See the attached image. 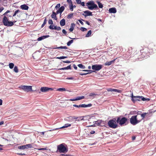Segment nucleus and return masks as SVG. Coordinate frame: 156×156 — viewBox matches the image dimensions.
<instances>
[{
    "label": "nucleus",
    "instance_id": "52",
    "mask_svg": "<svg viewBox=\"0 0 156 156\" xmlns=\"http://www.w3.org/2000/svg\"><path fill=\"white\" fill-rule=\"evenodd\" d=\"M54 25H51L49 26V28L50 29L53 30L54 29Z\"/></svg>",
    "mask_w": 156,
    "mask_h": 156
},
{
    "label": "nucleus",
    "instance_id": "17",
    "mask_svg": "<svg viewBox=\"0 0 156 156\" xmlns=\"http://www.w3.org/2000/svg\"><path fill=\"white\" fill-rule=\"evenodd\" d=\"M116 59H114V60L109 62H107L105 63V66H110L112 64L114 63Z\"/></svg>",
    "mask_w": 156,
    "mask_h": 156
},
{
    "label": "nucleus",
    "instance_id": "12",
    "mask_svg": "<svg viewBox=\"0 0 156 156\" xmlns=\"http://www.w3.org/2000/svg\"><path fill=\"white\" fill-rule=\"evenodd\" d=\"M52 88H48L46 87H42L41 88L40 90L42 92H47L49 90H52Z\"/></svg>",
    "mask_w": 156,
    "mask_h": 156
},
{
    "label": "nucleus",
    "instance_id": "22",
    "mask_svg": "<svg viewBox=\"0 0 156 156\" xmlns=\"http://www.w3.org/2000/svg\"><path fill=\"white\" fill-rule=\"evenodd\" d=\"M60 24L61 26H63L66 24V21L64 19H62L60 22Z\"/></svg>",
    "mask_w": 156,
    "mask_h": 156
},
{
    "label": "nucleus",
    "instance_id": "42",
    "mask_svg": "<svg viewBox=\"0 0 156 156\" xmlns=\"http://www.w3.org/2000/svg\"><path fill=\"white\" fill-rule=\"evenodd\" d=\"M78 66L80 68L84 69L85 67L82 64H79L78 65Z\"/></svg>",
    "mask_w": 156,
    "mask_h": 156
},
{
    "label": "nucleus",
    "instance_id": "37",
    "mask_svg": "<svg viewBox=\"0 0 156 156\" xmlns=\"http://www.w3.org/2000/svg\"><path fill=\"white\" fill-rule=\"evenodd\" d=\"M54 29L57 30H61V28L59 27H57L56 26H55L54 27Z\"/></svg>",
    "mask_w": 156,
    "mask_h": 156
},
{
    "label": "nucleus",
    "instance_id": "5",
    "mask_svg": "<svg viewBox=\"0 0 156 156\" xmlns=\"http://www.w3.org/2000/svg\"><path fill=\"white\" fill-rule=\"evenodd\" d=\"M86 5L88 7V9L90 10L98 9L97 5L95 4L93 1H90L87 3Z\"/></svg>",
    "mask_w": 156,
    "mask_h": 156
},
{
    "label": "nucleus",
    "instance_id": "38",
    "mask_svg": "<svg viewBox=\"0 0 156 156\" xmlns=\"http://www.w3.org/2000/svg\"><path fill=\"white\" fill-rule=\"evenodd\" d=\"M25 146V145L20 146L18 147V148L20 149H26Z\"/></svg>",
    "mask_w": 156,
    "mask_h": 156
},
{
    "label": "nucleus",
    "instance_id": "26",
    "mask_svg": "<svg viewBox=\"0 0 156 156\" xmlns=\"http://www.w3.org/2000/svg\"><path fill=\"white\" fill-rule=\"evenodd\" d=\"M84 116H80L79 117H77L76 116V118H77L76 119H75V120L78 121H80V120H83Z\"/></svg>",
    "mask_w": 156,
    "mask_h": 156
},
{
    "label": "nucleus",
    "instance_id": "43",
    "mask_svg": "<svg viewBox=\"0 0 156 156\" xmlns=\"http://www.w3.org/2000/svg\"><path fill=\"white\" fill-rule=\"evenodd\" d=\"M14 70L16 73H18V69L17 66H16L14 68Z\"/></svg>",
    "mask_w": 156,
    "mask_h": 156
},
{
    "label": "nucleus",
    "instance_id": "59",
    "mask_svg": "<svg viewBox=\"0 0 156 156\" xmlns=\"http://www.w3.org/2000/svg\"><path fill=\"white\" fill-rule=\"evenodd\" d=\"M80 4L81 5H82V6H85V3L84 2H81V3Z\"/></svg>",
    "mask_w": 156,
    "mask_h": 156
},
{
    "label": "nucleus",
    "instance_id": "6",
    "mask_svg": "<svg viewBox=\"0 0 156 156\" xmlns=\"http://www.w3.org/2000/svg\"><path fill=\"white\" fill-rule=\"evenodd\" d=\"M108 124L110 127L113 129H115L118 127V124L116 123L115 118L109 120Z\"/></svg>",
    "mask_w": 156,
    "mask_h": 156
},
{
    "label": "nucleus",
    "instance_id": "21",
    "mask_svg": "<svg viewBox=\"0 0 156 156\" xmlns=\"http://www.w3.org/2000/svg\"><path fill=\"white\" fill-rule=\"evenodd\" d=\"M102 120H98L95 122V124L98 126H101V124L102 122H103Z\"/></svg>",
    "mask_w": 156,
    "mask_h": 156
},
{
    "label": "nucleus",
    "instance_id": "20",
    "mask_svg": "<svg viewBox=\"0 0 156 156\" xmlns=\"http://www.w3.org/2000/svg\"><path fill=\"white\" fill-rule=\"evenodd\" d=\"M109 11L111 13H114L116 12V10L115 8H112L109 9Z\"/></svg>",
    "mask_w": 156,
    "mask_h": 156
},
{
    "label": "nucleus",
    "instance_id": "57",
    "mask_svg": "<svg viewBox=\"0 0 156 156\" xmlns=\"http://www.w3.org/2000/svg\"><path fill=\"white\" fill-rule=\"evenodd\" d=\"M38 150H47V148H38L37 149Z\"/></svg>",
    "mask_w": 156,
    "mask_h": 156
},
{
    "label": "nucleus",
    "instance_id": "53",
    "mask_svg": "<svg viewBox=\"0 0 156 156\" xmlns=\"http://www.w3.org/2000/svg\"><path fill=\"white\" fill-rule=\"evenodd\" d=\"M81 20L83 21L84 22H85L88 25H90V23H89L87 21H85V20H83V19H81Z\"/></svg>",
    "mask_w": 156,
    "mask_h": 156
},
{
    "label": "nucleus",
    "instance_id": "28",
    "mask_svg": "<svg viewBox=\"0 0 156 156\" xmlns=\"http://www.w3.org/2000/svg\"><path fill=\"white\" fill-rule=\"evenodd\" d=\"M147 114V113L144 112L143 113L141 114L140 115L142 117L141 119H141V120L143 119L145 117V116Z\"/></svg>",
    "mask_w": 156,
    "mask_h": 156
},
{
    "label": "nucleus",
    "instance_id": "56",
    "mask_svg": "<svg viewBox=\"0 0 156 156\" xmlns=\"http://www.w3.org/2000/svg\"><path fill=\"white\" fill-rule=\"evenodd\" d=\"M78 21L80 22V23H81V24L83 25L84 24V23L82 21L80 20H78Z\"/></svg>",
    "mask_w": 156,
    "mask_h": 156
},
{
    "label": "nucleus",
    "instance_id": "55",
    "mask_svg": "<svg viewBox=\"0 0 156 156\" xmlns=\"http://www.w3.org/2000/svg\"><path fill=\"white\" fill-rule=\"evenodd\" d=\"M107 90L108 91H111L112 92V89L111 88H108L107 89Z\"/></svg>",
    "mask_w": 156,
    "mask_h": 156
},
{
    "label": "nucleus",
    "instance_id": "3",
    "mask_svg": "<svg viewBox=\"0 0 156 156\" xmlns=\"http://www.w3.org/2000/svg\"><path fill=\"white\" fill-rule=\"evenodd\" d=\"M7 13L5 12L4 14V15L3 18L2 20V22L4 25L8 27H11L12 26L14 25V23L16 22V21L13 22L9 21H8V19L6 16Z\"/></svg>",
    "mask_w": 156,
    "mask_h": 156
},
{
    "label": "nucleus",
    "instance_id": "11",
    "mask_svg": "<svg viewBox=\"0 0 156 156\" xmlns=\"http://www.w3.org/2000/svg\"><path fill=\"white\" fill-rule=\"evenodd\" d=\"M22 89L28 92L32 90V87L31 86H22Z\"/></svg>",
    "mask_w": 156,
    "mask_h": 156
},
{
    "label": "nucleus",
    "instance_id": "2",
    "mask_svg": "<svg viewBox=\"0 0 156 156\" xmlns=\"http://www.w3.org/2000/svg\"><path fill=\"white\" fill-rule=\"evenodd\" d=\"M57 148V151H58L60 153H66L68 151L67 146L65 143H62L58 145Z\"/></svg>",
    "mask_w": 156,
    "mask_h": 156
},
{
    "label": "nucleus",
    "instance_id": "46",
    "mask_svg": "<svg viewBox=\"0 0 156 156\" xmlns=\"http://www.w3.org/2000/svg\"><path fill=\"white\" fill-rule=\"evenodd\" d=\"M48 23L49 24L52 25L53 24V21L51 19H49L48 20Z\"/></svg>",
    "mask_w": 156,
    "mask_h": 156
},
{
    "label": "nucleus",
    "instance_id": "4",
    "mask_svg": "<svg viewBox=\"0 0 156 156\" xmlns=\"http://www.w3.org/2000/svg\"><path fill=\"white\" fill-rule=\"evenodd\" d=\"M137 115H133L130 118V123L133 125H135L141 121V119H139L137 118Z\"/></svg>",
    "mask_w": 156,
    "mask_h": 156
},
{
    "label": "nucleus",
    "instance_id": "49",
    "mask_svg": "<svg viewBox=\"0 0 156 156\" xmlns=\"http://www.w3.org/2000/svg\"><path fill=\"white\" fill-rule=\"evenodd\" d=\"M80 29L82 31H86L87 30V29L86 28L83 27H81Z\"/></svg>",
    "mask_w": 156,
    "mask_h": 156
},
{
    "label": "nucleus",
    "instance_id": "63",
    "mask_svg": "<svg viewBox=\"0 0 156 156\" xmlns=\"http://www.w3.org/2000/svg\"><path fill=\"white\" fill-rule=\"evenodd\" d=\"M4 123V122L3 121H2L0 122V126L3 124Z\"/></svg>",
    "mask_w": 156,
    "mask_h": 156
},
{
    "label": "nucleus",
    "instance_id": "10",
    "mask_svg": "<svg viewBox=\"0 0 156 156\" xmlns=\"http://www.w3.org/2000/svg\"><path fill=\"white\" fill-rule=\"evenodd\" d=\"M73 107H82V108H87L88 107H90L92 106V104H89L88 105L82 104L80 105H79L76 104H74L73 105Z\"/></svg>",
    "mask_w": 156,
    "mask_h": 156
},
{
    "label": "nucleus",
    "instance_id": "8",
    "mask_svg": "<svg viewBox=\"0 0 156 156\" xmlns=\"http://www.w3.org/2000/svg\"><path fill=\"white\" fill-rule=\"evenodd\" d=\"M132 101L134 102L137 101H140V100L143 101H145L146 100V99L144 97L142 96H134L133 94H132Z\"/></svg>",
    "mask_w": 156,
    "mask_h": 156
},
{
    "label": "nucleus",
    "instance_id": "30",
    "mask_svg": "<svg viewBox=\"0 0 156 156\" xmlns=\"http://www.w3.org/2000/svg\"><path fill=\"white\" fill-rule=\"evenodd\" d=\"M92 31L91 30H89L87 33L86 34L85 37H90Z\"/></svg>",
    "mask_w": 156,
    "mask_h": 156
},
{
    "label": "nucleus",
    "instance_id": "27",
    "mask_svg": "<svg viewBox=\"0 0 156 156\" xmlns=\"http://www.w3.org/2000/svg\"><path fill=\"white\" fill-rule=\"evenodd\" d=\"M71 126V124H66L64 126H63L60 128H59V129H60V128H67L68 127H69V126ZM55 129V130L56 129Z\"/></svg>",
    "mask_w": 156,
    "mask_h": 156
},
{
    "label": "nucleus",
    "instance_id": "24",
    "mask_svg": "<svg viewBox=\"0 0 156 156\" xmlns=\"http://www.w3.org/2000/svg\"><path fill=\"white\" fill-rule=\"evenodd\" d=\"M71 69V65H69L67 67H64L62 68L59 69V70H66V69Z\"/></svg>",
    "mask_w": 156,
    "mask_h": 156
},
{
    "label": "nucleus",
    "instance_id": "64",
    "mask_svg": "<svg viewBox=\"0 0 156 156\" xmlns=\"http://www.w3.org/2000/svg\"><path fill=\"white\" fill-rule=\"evenodd\" d=\"M73 66L74 69H77V66H76L75 65H73Z\"/></svg>",
    "mask_w": 156,
    "mask_h": 156
},
{
    "label": "nucleus",
    "instance_id": "50",
    "mask_svg": "<svg viewBox=\"0 0 156 156\" xmlns=\"http://www.w3.org/2000/svg\"><path fill=\"white\" fill-rule=\"evenodd\" d=\"M67 2L69 3V5H73L71 0H67Z\"/></svg>",
    "mask_w": 156,
    "mask_h": 156
},
{
    "label": "nucleus",
    "instance_id": "33",
    "mask_svg": "<svg viewBox=\"0 0 156 156\" xmlns=\"http://www.w3.org/2000/svg\"><path fill=\"white\" fill-rule=\"evenodd\" d=\"M133 49L132 47H130L129 48V50L127 53L129 54H131L132 52Z\"/></svg>",
    "mask_w": 156,
    "mask_h": 156
},
{
    "label": "nucleus",
    "instance_id": "31",
    "mask_svg": "<svg viewBox=\"0 0 156 156\" xmlns=\"http://www.w3.org/2000/svg\"><path fill=\"white\" fill-rule=\"evenodd\" d=\"M25 148L26 149L31 148L32 147V144H27L26 145H25Z\"/></svg>",
    "mask_w": 156,
    "mask_h": 156
},
{
    "label": "nucleus",
    "instance_id": "16",
    "mask_svg": "<svg viewBox=\"0 0 156 156\" xmlns=\"http://www.w3.org/2000/svg\"><path fill=\"white\" fill-rule=\"evenodd\" d=\"M84 96H82L81 97H78L75 99H70L69 100L70 101H77V100H81L82 99H84Z\"/></svg>",
    "mask_w": 156,
    "mask_h": 156
},
{
    "label": "nucleus",
    "instance_id": "1",
    "mask_svg": "<svg viewBox=\"0 0 156 156\" xmlns=\"http://www.w3.org/2000/svg\"><path fill=\"white\" fill-rule=\"evenodd\" d=\"M149 49L148 47H145L143 48V49L140 50V54L138 55L139 54L137 53V51H136L135 55L136 57H137L138 59L139 60H141L143 59L147 58L149 57L150 54L149 51Z\"/></svg>",
    "mask_w": 156,
    "mask_h": 156
},
{
    "label": "nucleus",
    "instance_id": "51",
    "mask_svg": "<svg viewBox=\"0 0 156 156\" xmlns=\"http://www.w3.org/2000/svg\"><path fill=\"white\" fill-rule=\"evenodd\" d=\"M69 9L71 11H73V4L70 5H69Z\"/></svg>",
    "mask_w": 156,
    "mask_h": 156
},
{
    "label": "nucleus",
    "instance_id": "61",
    "mask_svg": "<svg viewBox=\"0 0 156 156\" xmlns=\"http://www.w3.org/2000/svg\"><path fill=\"white\" fill-rule=\"evenodd\" d=\"M56 15H57L59 13H60V11H59V10L58 9L57 11H56V12H55Z\"/></svg>",
    "mask_w": 156,
    "mask_h": 156
},
{
    "label": "nucleus",
    "instance_id": "62",
    "mask_svg": "<svg viewBox=\"0 0 156 156\" xmlns=\"http://www.w3.org/2000/svg\"><path fill=\"white\" fill-rule=\"evenodd\" d=\"M95 133V131H93H93H91L90 132V133L91 134H94V133Z\"/></svg>",
    "mask_w": 156,
    "mask_h": 156
},
{
    "label": "nucleus",
    "instance_id": "23",
    "mask_svg": "<svg viewBox=\"0 0 156 156\" xmlns=\"http://www.w3.org/2000/svg\"><path fill=\"white\" fill-rule=\"evenodd\" d=\"M75 25V24L74 23H72L71 24V27L69 29V30L70 32H72L73 31V30H74V27Z\"/></svg>",
    "mask_w": 156,
    "mask_h": 156
},
{
    "label": "nucleus",
    "instance_id": "58",
    "mask_svg": "<svg viewBox=\"0 0 156 156\" xmlns=\"http://www.w3.org/2000/svg\"><path fill=\"white\" fill-rule=\"evenodd\" d=\"M76 1L78 4H80L81 3V0H76Z\"/></svg>",
    "mask_w": 156,
    "mask_h": 156
},
{
    "label": "nucleus",
    "instance_id": "54",
    "mask_svg": "<svg viewBox=\"0 0 156 156\" xmlns=\"http://www.w3.org/2000/svg\"><path fill=\"white\" fill-rule=\"evenodd\" d=\"M62 32L63 34H64L65 35H66L67 34V32L66 30L64 29H63L62 30Z\"/></svg>",
    "mask_w": 156,
    "mask_h": 156
},
{
    "label": "nucleus",
    "instance_id": "32",
    "mask_svg": "<svg viewBox=\"0 0 156 156\" xmlns=\"http://www.w3.org/2000/svg\"><path fill=\"white\" fill-rule=\"evenodd\" d=\"M67 48H68L66 46H61L60 47H58L55 48V49H67Z\"/></svg>",
    "mask_w": 156,
    "mask_h": 156
},
{
    "label": "nucleus",
    "instance_id": "25",
    "mask_svg": "<svg viewBox=\"0 0 156 156\" xmlns=\"http://www.w3.org/2000/svg\"><path fill=\"white\" fill-rule=\"evenodd\" d=\"M65 7L63 6H62L59 9H58V10H59V11H60V15H61Z\"/></svg>",
    "mask_w": 156,
    "mask_h": 156
},
{
    "label": "nucleus",
    "instance_id": "35",
    "mask_svg": "<svg viewBox=\"0 0 156 156\" xmlns=\"http://www.w3.org/2000/svg\"><path fill=\"white\" fill-rule=\"evenodd\" d=\"M73 13H70L68 15L67 17V18L69 19H71L73 17Z\"/></svg>",
    "mask_w": 156,
    "mask_h": 156
},
{
    "label": "nucleus",
    "instance_id": "41",
    "mask_svg": "<svg viewBox=\"0 0 156 156\" xmlns=\"http://www.w3.org/2000/svg\"><path fill=\"white\" fill-rule=\"evenodd\" d=\"M9 68L10 69H12L13 68V67L14 66V64L13 63H9Z\"/></svg>",
    "mask_w": 156,
    "mask_h": 156
},
{
    "label": "nucleus",
    "instance_id": "13",
    "mask_svg": "<svg viewBox=\"0 0 156 156\" xmlns=\"http://www.w3.org/2000/svg\"><path fill=\"white\" fill-rule=\"evenodd\" d=\"M77 118H76V116H69L67 117L65 119V120L69 121V122H73L74 121V120H75V119H76Z\"/></svg>",
    "mask_w": 156,
    "mask_h": 156
},
{
    "label": "nucleus",
    "instance_id": "44",
    "mask_svg": "<svg viewBox=\"0 0 156 156\" xmlns=\"http://www.w3.org/2000/svg\"><path fill=\"white\" fill-rule=\"evenodd\" d=\"M20 12V11L19 10H16L15 12H14V14H13V15L12 16H15L17 13H18V12Z\"/></svg>",
    "mask_w": 156,
    "mask_h": 156
},
{
    "label": "nucleus",
    "instance_id": "45",
    "mask_svg": "<svg viewBox=\"0 0 156 156\" xmlns=\"http://www.w3.org/2000/svg\"><path fill=\"white\" fill-rule=\"evenodd\" d=\"M97 94L94 93H91L89 94V96L90 97H94L95 96H96Z\"/></svg>",
    "mask_w": 156,
    "mask_h": 156
},
{
    "label": "nucleus",
    "instance_id": "34",
    "mask_svg": "<svg viewBox=\"0 0 156 156\" xmlns=\"http://www.w3.org/2000/svg\"><path fill=\"white\" fill-rule=\"evenodd\" d=\"M112 92H115L119 93H121L122 92V91L121 90H118L115 89H112Z\"/></svg>",
    "mask_w": 156,
    "mask_h": 156
},
{
    "label": "nucleus",
    "instance_id": "39",
    "mask_svg": "<svg viewBox=\"0 0 156 156\" xmlns=\"http://www.w3.org/2000/svg\"><path fill=\"white\" fill-rule=\"evenodd\" d=\"M57 90L58 91H65L66 90V89L64 88H58Z\"/></svg>",
    "mask_w": 156,
    "mask_h": 156
},
{
    "label": "nucleus",
    "instance_id": "60",
    "mask_svg": "<svg viewBox=\"0 0 156 156\" xmlns=\"http://www.w3.org/2000/svg\"><path fill=\"white\" fill-rule=\"evenodd\" d=\"M4 8L3 7H1L0 8V12H1L4 9Z\"/></svg>",
    "mask_w": 156,
    "mask_h": 156
},
{
    "label": "nucleus",
    "instance_id": "47",
    "mask_svg": "<svg viewBox=\"0 0 156 156\" xmlns=\"http://www.w3.org/2000/svg\"><path fill=\"white\" fill-rule=\"evenodd\" d=\"M60 4L59 3V4H57L56 6H55V9H58L59 8H60Z\"/></svg>",
    "mask_w": 156,
    "mask_h": 156
},
{
    "label": "nucleus",
    "instance_id": "29",
    "mask_svg": "<svg viewBox=\"0 0 156 156\" xmlns=\"http://www.w3.org/2000/svg\"><path fill=\"white\" fill-rule=\"evenodd\" d=\"M96 2L98 3V6L100 8H102L103 6V5L99 1H97Z\"/></svg>",
    "mask_w": 156,
    "mask_h": 156
},
{
    "label": "nucleus",
    "instance_id": "7",
    "mask_svg": "<svg viewBox=\"0 0 156 156\" xmlns=\"http://www.w3.org/2000/svg\"><path fill=\"white\" fill-rule=\"evenodd\" d=\"M127 120L128 119L126 118L120 116L117 118L116 122L121 126H122L126 123Z\"/></svg>",
    "mask_w": 156,
    "mask_h": 156
},
{
    "label": "nucleus",
    "instance_id": "14",
    "mask_svg": "<svg viewBox=\"0 0 156 156\" xmlns=\"http://www.w3.org/2000/svg\"><path fill=\"white\" fill-rule=\"evenodd\" d=\"M84 12L85 13V14H83V15L85 17L87 16H92V13L88 10H87Z\"/></svg>",
    "mask_w": 156,
    "mask_h": 156
},
{
    "label": "nucleus",
    "instance_id": "48",
    "mask_svg": "<svg viewBox=\"0 0 156 156\" xmlns=\"http://www.w3.org/2000/svg\"><path fill=\"white\" fill-rule=\"evenodd\" d=\"M67 57L66 56H61V57H57V58L59 59H64L65 58H66Z\"/></svg>",
    "mask_w": 156,
    "mask_h": 156
},
{
    "label": "nucleus",
    "instance_id": "9",
    "mask_svg": "<svg viewBox=\"0 0 156 156\" xmlns=\"http://www.w3.org/2000/svg\"><path fill=\"white\" fill-rule=\"evenodd\" d=\"M102 67V66L101 65L95 64L92 66V69L95 71H98L101 69Z\"/></svg>",
    "mask_w": 156,
    "mask_h": 156
},
{
    "label": "nucleus",
    "instance_id": "36",
    "mask_svg": "<svg viewBox=\"0 0 156 156\" xmlns=\"http://www.w3.org/2000/svg\"><path fill=\"white\" fill-rule=\"evenodd\" d=\"M47 19H46V18L45 17L44 20L43 24L41 25L42 27H43L46 24V23H47Z\"/></svg>",
    "mask_w": 156,
    "mask_h": 156
},
{
    "label": "nucleus",
    "instance_id": "18",
    "mask_svg": "<svg viewBox=\"0 0 156 156\" xmlns=\"http://www.w3.org/2000/svg\"><path fill=\"white\" fill-rule=\"evenodd\" d=\"M49 37V35H46V36H43L41 37H40L38 38L37 39V40L38 41H41L42 40L46 38H48Z\"/></svg>",
    "mask_w": 156,
    "mask_h": 156
},
{
    "label": "nucleus",
    "instance_id": "40",
    "mask_svg": "<svg viewBox=\"0 0 156 156\" xmlns=\"http://www.w3.org/2000/svg\"><path fill=\"white\" fill-rule=\"evenodd\" d=\"M73 42V40H71L68 42L67 43V45L68 46H69L71 44H72Z\"/></svg>",
    "mask_w": 156,
    "mask_h": 156
},
{
    "label": "nucleus",
    "instance_id": "19",
    "mask_svg": "<svg viewBox=\"0 0 156 156\" xmlns=\"http://www.w3.org/2000/svg\"><path fill=\"white\" fill-rule=\"evenodd\" d=\"M51 17L53 19L55 20H57V17L56 16V14L55 12L53 11L52 12V14L51 15Z\"/></svg>",
    "mask_w": 156,
    "mask_h": 156
},
{
    "label": "nucleus",
    "instance_id": "15",
    "mask_svg": "<svg viewBox=\"0 0 156 156\" xmlns=\"http://www.w3.org/2000/svg\"><path fill=\"white\" fill-rule=\"evenodd\" d=\"M20 8L23 10H27L29 9V7L26 5L24 4L20 6Z\"/></svg>",
    "mask_w": 156,
    "mask_h": 156
}]
</instances>
